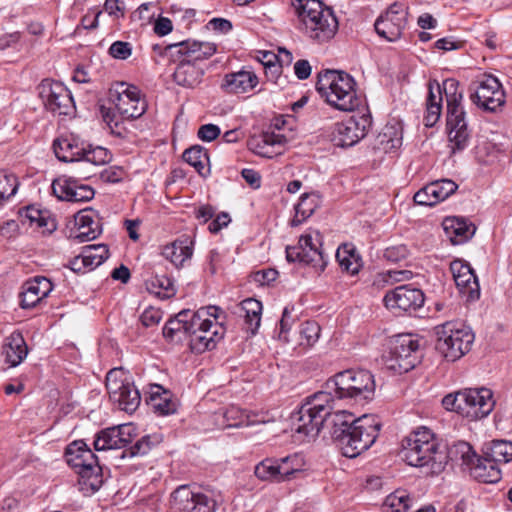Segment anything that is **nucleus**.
I'll list each match as a JSON object with an SVG mask.
<instances>
[{
	"instance_id": "nucleus-1",
	"label": "nucleus",
	"mask_w": 512,
	"mask_h": 512,
	"mask_svg": "<svg viewBox=\"0 0 512 512\" xmlns=\"http://www.w3.org/2000/svg\"><path fill=\"white\" fill-rule=\"evenodd\" d=\"M327 388L330 391H319L308 397L293 416V430L297 435L315 438L334 410L336 400H369L375 392V381L367 370L348 369L328 380Z\"/></svg>"
},
{
	"instance_id": "nucleus-19",
	"label": "nucleus",
	"mask_w": 512,
	"mask_h": 512,
	"mask_svg": "<svg viewBox=\"0 0 512 512\" xmlns=\"http://www.w3.org/2000/svg\"><path fill=\"white\" fill-rule=\"evenodd\" d=\"M383 301L389 310L411 312L423 306L425 297L422 290L418 288L400 285L388 290Z\"/></svg>"
},
{
	"instance_id": "nucleus-27",
	"label": "nucleus",
	"mask_w": 512,
	"mask_h": 512,
	"mask_svg": "<svg viewBox=\"0 0 512 512\" xmlns=\"http://www.w3.org/2000/svg\"><path fill=\"white\" fill-rule=\"evenodd\" d=\"M52 289L53 285L46 277L37 276L26 281L20 294L21 307L24 309L35 307L43 298L49 295Z\"/></svg>"
},
{
	"instance_id": "nucleus-15",
	"label": "nucleus",
	"mask_w": 512,
	"mask_h": 512,
	"mask_svg": "<svg viewBox=\"0 0 512 512\" xmlns=\"http://www.w3.org/2000/svg\"><path fill=\"white\" fill-rule=\"evenodd\" d=\"M471 91V101L484 111L494 112L505 103L502 85L493 75H484L473 82Z\"/></svg>"
},
{
	"instance_id": "nucleus-10",
	"label": "nucleus",
	"mask_w": 512,
	"mask_h": 512,
	"mask_svg": "<svg viewBox=\"0 0 512 512\" xmlns=\"http://www.w3.org/2000/svg\"><path fill=\"white\" fill-rule=\"evenodd\" d=\"M106 389L113 403L125 412H134L140 402L138 389L123 368H113L106 375Z\"/></svg>"
},
{
	"instance_id": "nucleus-39",
	"label": "nucleus",
	"mask_w": 512,
	"mask_h": 512,
	"mask_svg": "<svg viewBox=\"0 0 512 512\" xmlns=\"http://www.w3.org/2000/svg\"><path fill=\"white\" fill-rule=\"evenodd\" d=\"M318 206V197L315 194H304L295 206V216L290 224L293 227L301 225L308 219Z\"/></svg>"
},
{
	"instance_id": "nucleus-59",
	"label": "nucleus",
	"mask_w": 512,
	"mask_h": 512,
	"mask_svg": "<svg viewBox=\"0 0 512 512\" xmlns=\"http://www.w3.org/2000/svg\"><path fill=\"white\" fill-rule=\"evenodd\" d=\"M162 318V313L159 309L150 307L141 314L140 321L145 327H152L157 325Z\"/></svg>"
},
{
	"instance_id": "nucleus-23",
	"label": "nucleus",
	"mask_w": 512,
	"mask_h": 512,
	"mask_svg": "<svg viewBox=\"0 0 512 512\" xmlns=\"http://www.w3.org/2000/svg\"><path fill=\"white\" fill-rule=\"evenodd\" d=\"M405 25L406 13L395 3L376 20L374 27L380 37L392 42L401 37Z\"/></svg>"
},
{
	"instance_id": "nucleus-13",
	"label": "nucleus",
	"mask_w": 512,
	"mask_h": 512,
	"mask_svg": "<svg viewBox=\"0 0 512 512\" xmlns=\"http://www.w3.org/2000/svg\"><path fill=\"white\" fill-rule=\"evenodd\" d=\"M451 453L460 457L465 465L470 468L471 476L479 482L483 483H496L501 479V471L499 466L496 465L484 453L477 456L472 450V447L467 442H459L454 445Z\"/></svg>"
},
{
	"instance_id": "nucleus-51",
	"label": "nucleus",
	"mask_w": 512,
	"mask_h": 512,
	"mask_svg": "<svg viewBox=\"0 0 512 512\" xmlns=\"http://www.w3.org/2000/svg\"><path fill=\"white\" fill-rule=\"evenodd\" d=\"M379 147L385 152L397 150L402 144V138L393 127H386L382 133L378 135Z\"/></svg>"
},
{
	"instance_id": "nucleus-62",
	"label": "nucleus",
	"mask_w": 512,
	"mask_h": 512,
	"mask_svg": "<svg viewBox=\"0 0 512 512\" xmlns=\"http://www.w3.org/2000/svg\"><path fill=\"white\" fill-rule=\"evenodd\" d=\"M230 221H231V218H230L229 214L226 212H221L216 216V218L213 221L210 222V224L208 226V230L211 233L216 234L221 229L228 226Z\"/></svg>"
},
{
	"instance_id": "nucleus-37",
	"label": "nucleus",
	"mask_w": 512,
	"mask_h": 512,
	"mask_svg": "<svg viewBox=\"0 0 512 512\" xmlns=\"http://www.w3.org/2000/svg\"><path fill=\"white\" fill-rule=\"evenodd\" d=\"M482 452L499 466L500 463H508L512 460V442L493 440L484 446Z\"/></svg>"
},
{
	"instance_id": "nucleus-52",
	"label": "nucleus",
	"mask_w": 512,
	"mask_h": 512,
	"mask_svg": "<svg viewBox=\"0 0 512 512\" xmlns=\"http://www.w3.org/2000/svg\"><path fill=\"white\" fill-rule=\"evenodd\" d=\"M438 203L456 192L458 185L450 179H440L429 183Z\"/></svg>"
},
{
	"instance_id": "nucleus-46",
	"label": "nucleus",
	"mask_w": 512,
	"mask_h": 512,
	"mask_svg": "<svg viewBox=\"0 0 512 512\" xmlns=\"http://www.w3.org/2000/svg\"><path fill=\"white\" fill-rule=\"evenodd\" d=\"M159 442L160 439L158 436L145 435L131 445L128 450L123 451L121 457L145 455Z\"/></svg>"
},
{
	"instance_id": "nucleus-38",
	"label": "nucleus",
	"mask_w": 512,
	"mask_h": 512,
	"mask_svg": "<svg viewBox=\"0 0 512 512\" xmlns=\"http://www.w3.org/2000/svg\"><path fill=\"white\" fill-rule=\"evenodd\" d=\"M183 159L201 175L209 174V155L208 151L200 145L192 146L183 153Z\"/></svg>"
},
{
	"instance_id": "nucleus-5",
	"label": "nucleus",
	"mask_w": 512,
	"mask_h": 512,
	"mask_svg": "<svg viewBox=\"0 0 512 512\" xmlns=\"http://www.w3.org/2000/svg\"><path fill=\"white\" fill-rule=\"evenodd\" d=\"M292 13L318 43L330 41L338 31V20L331 7L320 0H291Z\"/></svg>"
},
{
	"instance_id": "nucleus-21",
	"label": "nucleus",
	"mask_w": 512,
	"mask_h": 512,
	"mask_svg": "<svg viewBox=\"0 0 512 512\" xmlns=\"http://www.w3.org/2000/svg\"><path fill=\"white\" fill-rule=\"evenodd\" d=\"M464 416L472 419L486 417L493 410L495 400L488 388L463 390Z\"/></svg>"
},
{
	"instance_id": "nucleus-49",
	"label": "nucleus",
	"mask_w": 512,
	"mask_h": 512,
	"mask_svg": "<svg viewBox=\"0 0 512 512\" xmlns=\"http://www.w3.org/2000/svg\"><path fill=\"white\" fill-rule=\"evenodd\" d=\"M19 181L16 175L0 171V203L14 196L18 190Z\"/></svg>"
},
{
	"instance_id": "nucleus-64",
	"label": "nucleus",
	"mask_w": 512,
	"mask_h": 512,
	"mask_svg": "<svg viewBox=\"0 0 512 512\" xmlns=\"http://www.w3.org/2000/svg\"><path fill=\"white\" fill-rule=\"evenodd\" d=\"M278 276V271L275 269H265L261 271H257L255 273L254 279L261 285H268L271 282L275 281Z\"/></svg>"
},
{
	"instance_id": "nucleus-43",
	"label": "nucleus",
	"mask_w": 512,
	"mask_h": 512,
	"mask_svg": "<svg viewBox=\"0 0 512 512\" xmlns=\"http://www.w3.org/2000/svg\"><path fill=\"white\" fill-rule=\"evenodd\" d=\"M157 391L151 393L153 406L161 415H169L177 410V403L172 399L169 391L164 390L161 386L156 385Z\"/></svg>"
},
{
	"instance_id": "nucleus-28",
	"label": "nucleus",
	"mask_w": 512,
	"mask_h": 512,
	"mask_svg": "<svg viewBox=\"0 0 512 512\" xmlns=\"http://www.w3.org/2000/svg\"><path fill=\"white\" fill-rule=\"evenodd\" d=\"M203 322L200 320L199 315L191 310H182L174 318L169 319L164 328L163 336L167 339L173 338L182 333L186 336L189 335L190 330L194 326H200Z\"/></svg>"
},
{
	"instance_id": "nucleus-24",
	"label": "nucleus",
	"mask_w": 512,
	"mask_h": 512,
	"mask_svg": "<svg viewBox=\"0 0 512 512\" xmlns=\"http://www.w3.org/2000/svg\"><path fill=\"white\" fill-rule=\"evenodd\" d=\"M450 271L456 286L463 295H466L467 300L473 301L479 298L480 286L478 279L468 263L459 259L454 260L450 264Z\"/></svg>"
},
{
	"instance_id": "nucleus-7",
	"label": "nucleus",
	"mask_w": 512,
	"mask_h": 512,
	"mask_svg": "<svg viewBox=\"0 0 512 512\" xmlns=\"http://www.w3.org/2000/svg\"><path fill=\"white\" fill-rule=\"evenodd\" d=\"M67 464L78 474L79 490L84 495L97 492L104 483L98 457L82 440L70 443L65 450Z\"/></svg>"
},
{
	"instance_id": "nucleus-14",
	"label": "nucleus",
	"mask_w": 512,
	"mask_h": 512,
	"mask_svg": "<svg viewBox=\"0 0 512 512\" xmlns=\"http://www.w3.org/2000/svg\"><path fill=\"white\" fill-rule=\"evenodd\" d=\"M109 100L123 119H137L147 109L146 100L140 90L136 86L124 82L117 83L114 88L110 89Z\"/></svg>"
},
{
	"instance_id": "nucleus-25",
	"label": "nucleus",
	"mask_w": 512,
	"mask_h": 512,
	"mask_svg": "<svg viewBox=\"0 0 512 512\" xmlns=\"http://www.w3.org/2000/svg\"><path fill=\"white\" fill-rule=\"evenodd\" d=\"M131 425H119L99 431L94 440L96 451L121 449L130 442Z\"/></svg>"
},
{
	"instance_id": "nucleus-40",
	"label": "nucleus",
	"mask_w": 512,
	"mask_h": 512,
	"mask_svg": "<svg viewBox=\"0 0 512 512\" xmlns=\"http://www.w3.org/2000/svg\"><path fill=\"white\" fill-rule=\"evenodd\" d=\"M254 474L262 481L283 482L278 458H265L255 466Z\"/></svg>"
},
{
	"instance_id": "nucleus-16",
	"label": "nucleus",
	"mask_w": 512,
	"mask_h": 512,
	"mask_svg": "<svg viewBox=\"0 0 512 512\" xmlns=\"http://www.w3.org/2000/svg\"><path fill=\"white\" fill-rule=\"evenodd\" d=\"M38 93L45 108L53 114L67 116L75 110L70 91L60 82L44 79L38 86Z\"/></svg>"
},
{
	"instance_id": "nucleus-56",
	"label": "nucleus",
	"mask_w": 512,
	"mask_h": 512,
	"mask_svg": "<svg viewBox=\"0 0 512 512\" xmlns=\"http://www.w3.org/2000/svg\"><path fill=\"white\" fill-rule=\"evenodd\" d=\"M132 53L131 44L123 41L114 42L109 48V54L116 59L125 60Z\"/></svg>"
},
{
	"instance_id": "nucleus-9",
	"label": "nucleus",
	"mask_w": 512,
	"mask_h": 512,
	"mask_svg": "<svg viewBox=\"0 0 512 512\" xmlns=\"http://www.w3.org/2000/svg\"><path fill=\"white\" fill-rule=\"evenodd\" d=\"M437 336L436 350L450 362L467 354L473 345L475 336L472 330L457 322H445L435 327Z\"/></svg>"
},
{
	"instance_id": "nucleus-6",
	"label": "nucleus",
	"mask_w": 512,
	"mask_h": 512,
	"mask_svg": "<svg viewBox=\"0 0 512 512\" xmlns=\"http://www.w3.org/2000/svg\"><path fill=\"white\" fill-rule=\"evenodd\" d=\"M355 81L344 71L324 70L318 74L316 90L332 107L341 111H353L360 105Z\"/></svg>"
},
{
	"instance_id": "nucleus-44",
	"label": "nucleus",
	"mask_w": 512,
	"mask_h": 512,
	"mask_svg": "<svg viewBox=\"0 0 512 512\" xmlns=\"http://www.w3.org/2000/svg\"><path fill=\"white\" fill-rule=\"evenodd\" d=\"M81 253L88 270L97 268L109 257V249L104 244L85 246Z\"/></svg>"
},
{
	"instance_id": "nucleus-34",
	"label": "nucleus",
	"mask_w": 512,
	"mask_h": 512,
	"mask_svg": "<svg viewBox=\"0 0 512 512\" xmlns=\"http://www.w3.org/2000/svg\"><path fill=\"white\" fill-rule=\"evenodd\" d=\"M28 348L26 342L20 332H13L6 338L3 345V354L5 361L11 367L18 366L27 356Z\"/></svg>"
},
{
	"instance_id": "nucleus-57",
	"label": "nucleus",
	"mask_w": 512,
	"mask_h": 512,
	"mask_svg": "<svg viewBox=\"0 0 512 512\" xmlns=\"http://www.w3.org/2000/svg\"><path fill=\"white\" fill-rule=\"evenodd\" d=\"M42 212L43 210L31 205L21 209L19 211V216L23 225L29 224L30 226H34L40 219L39 217Z\"/></svg>"
},
{
	"instance_id": "nucleus-35",
	"label": "nucleus",
	"mask_w": 512,
	"mask_h": 512,
	"mask_svg": "<svg viewBox=\"0 0 512 512\" xmlns=\"http://www.w3.org/2000/svg\"><path fill=\"white\" fill-rule=\"evenodd\" d=\"M278 463L283 482L297 478L305 467L304 457L299 453L278 458Z\"/></svg>"
},
{
	"instance_id": "nucleus-22",
	"label": "nucleus",
	"mask_w": 512,
	"mask_h": 512,
	"mask_svg": "<svg viewBox=\"0 0 512 512\" xmlns=\"http://www.w3.org/2000/svg\"><path fill=\"white\" fill-rule=\"evenodd\" d=\"M53 194L59 200L69 202H86L93 199L94 189L85 184H81L74 177H59L52 182Z\"/></svg>"
},
{
	"instance_id": "nucleus-48",
	"label": "nucleus",
	"mask_w": 512,
	"mask_h": 512,
	"mask_svg": "<svg viewBox=\"0 0 512 512\" xmlns=\"http://www.w3.org/2000/svg\"><path fill=\"white\" fill-rule=\"evenodd\" d=\"M147 289L157 295L163 297H170L174 294L173 281L167 276H153L146 281Z\"/></svg>"
},
{
	"instance_id": "nucleus-12",
	"label": "nucleus",
	"mask_w": 512,
	"mask_h": 512,
	"mask_svg": "<svg viewBox=\"0 0 512 512\" xmlns=\"http://www.w3.org/2000/svg\"><path fill=\"white\" fill-rule=\"evenodd\" d=\"M321 238L317 232L315 237L307 233L300 236L297 245L286 247V259L290 263H301L311 266L316 272L324 271L327 260L321 250Z\"/></svg>"
},
{
	"instance_id": "nucleus-55",
	"label": "nucleus",
	"mask_w": 512,
	"mask_h": 512,
	"mask_svg": "<svg viewBox=\"0 0 512 512\" xmlns=\"http://www.w3.org/2000/svg\"><path fill=\"white\" fill-rule=\"evenodd\" d=\"M39 218L34 226L40 229L42 234H51L56 230L57 223L48 210H43Z\"/></svg>"
},
{
	"instance_id": "nucleus-4",
	"label": "nucleus",
	"mask_w": 512,
	"mask_h": 512,
	"mask_svg": "<svg viewBox=\"0 0 512 512\" xmlns=\"http://www.w3.org/2000/svg\"><path fill=\"white\" fill-rule=\"evenodd\" d=\"M402 459L410 466L427 468V474L441 473L447 464V453L435 433L419 427L402 440Z\"/></svg>"
},
{
	"instance_id": "nucleus-2",
	"label": "nucleus",
	"mask_w": 512,
	"mask_h": 512,
	"mask_svg": "<svg viewBox=\"0 0 512 512\" xmlns=\"http://www.w3.org/2000/svg\"><path fill=\"white\" fill-rule=\"evenodd\" d=\"M326 421L331 422V436L343 456L348 458L368 450L375 443L381 426L374 415L353 419V415L345 410L332 411Z\"/></svg>"
},
{
	"instance_id": "nucleus-36",
	"label": "nucleus",
	"mask_w": 512,
	"mask_h": 512,
	"mask_svg": "<svg viewBox=\"0 0 512 512\" xmlns=\"http://www.w3.org/2000/svg\"><path fill=\"white\" fill-rule=\"evenodd\" d=\"M240 310L243 312L247 330L254 335L260 326L262 303L254 298H248L240 303Z\"/></svg>"
},
{
	"instance_id": "nucleus-58",
	"label": "nucleus",
	"mask_w": 512,
	"mask_h": 512,
	"mask_svg": "<svg viewBox=\"0 0 512 512\" xmlns=\"http://www.w3.org/2000/svg\"><path fill=\"white\" fill-rule=\"evenodd\" d=\"M428 97L426 104H434L442 107L443 95L441 92V86L437 80H430L428 83Z\"/></svg>"
},
{
	"instance_id": "nucleus-3",
	"label": "nucleus",
	"mask_w": 512,
	"mask_h": 512,
	"mask_svg": "<svg viewBox=\"0 0 512 512\" xmlns=\"http://www.w3.org/2000/svg\"><path fill=\"white\" fill-rule=\"evenodd\" d=\"M153 50L172 62H178L173 73V79L178 85L194 88L201 83L204 75V70L198 66V63L213 56L217 47L210 42L185 40L164 47L155 44Z\"/></svg>"
},
{
	"instance_id": "nucleus-18",
	"label": "nucleus",
	"mask_w": 512,
	"mask_h": 512,
	"mask_svg": "<svg viewBox=\"0 0 512 512\" xmlns=\"http://www.w3.org/2000/svg\"><path fill=\"white\" fill-rule=\"evenodd\" d=\"M171 507L176 512H215L217 503L206 494L192 491L189 485H181L171 494Z\"/></svg>"
},
{
	"instance_id": "nucleus-31",
	"label": "nucleus",
	"mask_w": 512,
	"mask_h": 512,
	"mask_svg": "<svg viewBox=\"0 0 512 512\" xmlns=\"http://www.w3.org/2000/svg\"><path fill=\"white\" fill-rule=\"evenodd\" d=\"M258 84V77L251 70H240L226 74L221 85L227 93H246Z\"/></svg>"
},
{
	"instance_id": "nucleus-47",
	"label": "nucleus",
	"mask_w": 512,
	"mask_h": 512,
	"mask_svg": "<svg viewBox=\"0 0 512 512\" xmlns=\"http://www.w3.org/2000/svg\"><path fill=\"white\" fill-rule=\"evenodd\" d=\"M321 328L315 321H305L299 330V345L305 348L312 347L320 337Z\"/></svg>"
},
{
	"instance_id": "nucleus-26",
	"label": "nucleus",
	"mask_w": 512,
	"mask_h": 512,
	"mask_svg": "<svg viewBox=\"0 0 512 512\" xmlns=\"http://www.w3.org/2000/svg\"><path fill=\"white\" fill-rule=\"evenodd\" d=\"M85 142L76 134L69 132L60 135L53 142L56 157L62 162L82 161Z\"/></svg>"
},
{
	"instance_id": "nucleus-41",
	"label": "nucleus",
	"mask_w": 512,
	"mask_h": 512,
	"mask_svg": "<svg viewBox=\"0 0 512 512\" xmlns=\"http://www.w3.org/2000/svg\"><path fill=\"white\" fill-rule=\"evenodd\" d=\"M336 258L339 262L342 270L346 271L351 275H355L361 268V259L357 255L353 248L345 244L337 250Z\"/></svg>"
},
{
	"instance_id": "nucleus-17",
	"label": "nucleus",
	"mask_w": 512,
	"mask_h": 512,
	"mask_svg": "<svg viewBox=\"0 0 512 512\" xmlns=\"http://www.w3.org/2000/svg\"><path fill=\"white\" fill-rule=\"evenodd\" d=\"M371 124L368 113L352 115L334 125L332 141L338 147H351L366 136Z\"/></svg>"
},
{
	"instance_id": "nucleus-20",
	"label": "nucleus",
	"mask_w": 512,
	"mask_h": 512,
	"mask_svg": "<svg viewBox=\"0 0 512 512\" xmlns=\"http://www.w3.org/2000/svg\"><path fill=\"white\" fill-rule=\"evenodd\" d=\"M196 314L199 315L200 320L203 322L200 326H194L189 332L190 348L195 353H203L206 350H211L216 346V343L222 339V327L214 324L211 320L203 318L204 311L198 310Z\"/></svg>"
},
{
	"instance_id": "nucleus-32",
	"label": "nucleus",
	"mask_w": 512,
	"mask_h": 512,
	"mask_svg": "<svg viewBox=\"0 0 512 512\" xmlns=\"http://www.w3.org/2000/svg\"><path fill=\"white\" fill-rule=\"evenodd\" d=\"M162 255L175 267H181L193 255V241L188 236H182L165 245L162 249Z\"/></svg>"
},
{
	"instance_id": "nucleus-33",
	"label": "nucleus",
	"mask_w": 512,
	"mask_h": 512,
	"mask_svg": "<svg viewBox=\"0 0 512 512\" xmlns=\"http://www.w3.org/2000/svg\"><path fill=\"white\" fill-rule=\"evenodd\" d=\"M286 142V136L281 133L264 132L261 135L251 137L248 141V147L253 153L270 158L275 153L271 149L275 145H284Z\"/></svg>"
},
{
	"instance_id": "nucleus-61",
	"label": "nucleus",
	"mask_w": 512,
	"mask_h": 512,
	"mask_svg": "<svg viewBox=\"0 0 512 512\" xmlns=\"http://www.w3.org/2000/svg\"><path fill=\"white\" fill-rule=\"evenodd\" d=\"M442 107L434 104H426L424 123L426 127H433L441 116Z\"/></svg>"
},
{
	"instance_id": "nucleus-45",
	"label": "nucleus",
	"mask_w": 512,
	"mask_h": 512,
	"mask_svg": "<svg viewBox=\"0 0 512 512\" xmlns=\"http://www.w3.org/2000/svg\"><path fill=\"white\" fill-rule=\"evenodd\" d=\"M412 503L407 491L398 489L386 497L383 507L389 512H410Z\"/></svg>"
},
{
	"instance_id": "nucleus-50",
	"label": "nucleus",
	"mask_w": 512,
	"mask_h": 512,
	"mask_svg": "<svg viewBox=\"0 0 512 512\" xmlns=\"http://www.w3.org/2000/svg\"><path fill=\"white\" fill-rule=\"evenodd\" d=\"M110 159L111 154L108 149L101 146L92 147L91 145H85L82 161H86L94 165H104L108 163Z\"/></svg>"
},
{
	"instance_id": "nucleus-63",
	"label": "nucleus",
	"mask_w": 512,
	"mask_h": 512,
	"mask_svg": "<svg viewBox=\"0 0 512 512\" xmlns=\"http://www.w3.org/2000/svg\"><path fill=\"white\" fill-rule=\"evenodd\" d=\"M207 28L226 34L232 29V23L224 18H213L208 22Z\"/></svg>"
},
{
	"instance_id": "nucleus-11",
	"label": "nucleus",
	"mask_w": 512,
	"mask_h": 512,
	"mask_svg": "<svg viewBox=\"0 0 512 512\" xmlns=\"http://www.w3.org/2000/svg\"><path fill=\"white\" fill-rule=\"evenodd\" d=\"M419 340L411 334L397 335L390 351L385 356V365L395 373L403 374L412 370L420 359Z\"/></svg>"
},
{
	"instance_id": "nucleus-54",
	"label": "nucleus",
	"mask_w": 512,
	"mask_h": 512,
	"mask_svg": "<svg viewBox=\"0 0 512 512\" xmlns=\"http://www.w3.org/2000/svg\"><path fill=\"white\" fill-rule=\"evenodd\" d=\"M414 202L422 206H433L438 203L430 184L417 191L413 197Z\"/></svg>"
},
{
	"instance_id": "nucleus-42",
	"label": "nucleus",
	"mask_w": 512,
	"mask_h": 512,
	"mask_svg": "<svg viewBox=\"0 0 512 512\" xmlns=\"http://www.w3.org/2000/svg\"><path fill=\"white\" fill-rule=\"evenodd\" d=\"M224 416L229 422L228 426L230 427L251 426L265 422L263 419H256L257 415L250 414L246 410L235 406L228 408Z\"/></svg>"
},
{
	"instance_id": "nucleus-30",
	"label": "nucleus",
	"mask_w": 512,
	"mask_h": 512,
	"mask_svg": "<svg viewBox=\"0 0 512 512\" xmlns=\"http://www.w3.org/2000/svg\"><path fill=\"white\" fill-rule=\"evenodd\" d=\"M74 238L79 242L94 240L101 233L100 223L91 209H84L75 216Z\"/></svg>"
},
{
	"instance_id": "nucleus-60",
	"label": "nucleus",
	"mask_w": 512,
	"mask_h": 512,
	"mask_svg": "<svg viewBox=\"0 0 512 512\" xmlns=\"http://www.w3.org/2000/svg\"><path fill=\"white\" fill-rule=\"evenodd\" d=\"M197 135L201 140L210 142L220 135V128L214 124H205L200 126Z\"/></svg>"
},
{
	"instance_id": "nucleus-53",
	"label": "nucleus",
	"mask_w": 512,
	"mask_h": 512,
	"mask_svg": "<svg viewBox=\"0 0 512 512\" xmlns=\"http://www.w3.org/2000/svg\"><path fill=\"white\" fill-rule=\"evenodd\" d=\"M463 391L454 394H448L442 399V405L446 410L455 411L464 416L465 404L463 401Z\"/></svg>"
},
{
	"instance_id": "nucleus-8",
	"label": "nucleus",
	"mask_w": 512,
	"mask_h": 512,
	"mask_svg": "<svg viewBox=\"0 0 512 512\" xmlns=\"http://www.w3.org/2000/svg\"><path fill=\"white\" fill-rule=\"evenodd\" d=\"M442 95L445 94L447 102L446 127L452 152L462 151L468 145L470 133L467 128L465 111L462 106L463 93L459 90V82L454 78L443 81Z\"/></svg>"
},
{
	"instance_id": "nucleus-29",
	"label": "nucleus",
	"mask_w": 512,
	"mask_h": 512,
	"mask_svg": "<svg viewBox=\"0 0 512 512\" xmlns=\"http://www.w3.org/2000/svg\"><path fill=\"white\" fill-rule=\"evenodd\" d=\"M443 230L453 245H459L472 238L476 227L464 218L446 217L442 223Z\"/></svg>"
}]
</instances>
